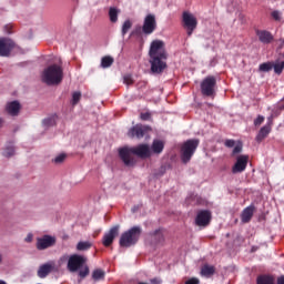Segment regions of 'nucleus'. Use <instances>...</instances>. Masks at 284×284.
<instances>
[{
  "label": "nucleus",
  "mask_w": 284,
  "mask_h": 284,
  "mask_svg": "<svg viewBox=\"0 0 284 284\" xmlns=\"http://www.w3.org/2000/svg\"><path fill=\"white\" fill-rule=\"evenodd\" d=\"M152 74H163L168 70V51L163 40H153L149 50Z\"/></svg>",
  "instance_id": "obj_1"
},
{
  "label": "nucleus",
  "mask_w": 284,
  "mask_h": 284,
  "mask_svg": "<svg viewBox=\"0 0 284 284\" xmlns=\"http://www.w3.org/2000/svg\"><path fill=\"white\" fill-rule=\"evenodd\" d=\"M132 154L139 159H150V156H152V149L145 143L132 148L124 146L120 149L119 156L126 168H134L136 165V160Z\"/></svg>",
  "instance_id": "obj_2"
},
{
  "label": "nucleus",
  "mask_w": 284,
  "mask_h": 284,
  "mask_svg": "<svg viewBox=\"0 0 284 284\" xmlns=\"http://www.w3.org/2000/svg\"><path fill=\"white\" fill-rule=\"evenodd\" d=\"M61 262L68 261L67 270H69L71 273L78 272L81 280L85 278L90 275V267L88 266V258L83 255L73 254L68 257V255H64L60 258Z\"/></svg>",
  "instance_id": "obj_3"
},
{
  "label": "nucleus",
  "mask_w": 284,
  "mask_h": 284,
  "mask_svg": "<svg viewBox=\"0 0 284 284\" xmlns=\"http://www.w3.org/2000/svg\"><path fill=\"white\" fill-rule=\"evenodd\" d=\"M63 81V68L59 64H51L42 72V82L47 85H59Z\"/></svg>",
  "instance_id": "obj_4"
},
{
  "label": "nucleus",
  "mask_w": 284,
  "mask_h": 284,
  "mask_svg": "<svg viewBox=\"0 0 284 284\" xmlns=\"http://www.w3.org/2000/svg\"><path fill=\"white\" fill-rule=\"evenodd\" d=\"M143 230L141 226H133L130 230L122 233L120 237V247H132V245H136L139 243V239H141V233Z\"/></svg>",
  "instance_id": "obj_5"
},
{
  "label": "nucleus",
  "mask_w": 284,
  "mask_h": 284,
  "mask_svg": "<svg viewBox=\"0 0 284 284\" xmlns=\"http://www.w3.org/2000/svg\"><path fill=\"white\" fill-rule=\"evenodd\" d=\"M200 141L197 139L186 140L180 149L181 161L182 163L186 164L192 161V156H194V152L199 148Z\"/></svg>",
  "instance_id": "obj_6"
},
{
  "label": "nucleus",
  "mask_w": 284,
  "mask_h": 284,
  "mask_svg": "<svg viewBox=\"0 0 284 284\" xmlns=\"http://www.w3.org/2000/svg\"><path fill=\"white\" fill-rule=\"evenodd\" d=\"M214 88H216V78L214 75H209L201 82V93L203 97H214Z\"/></svg>",
  "instance_id": "obj_7"
},
{
  "label": "nucleus",
  "mask_w": 284,
  "mask_h": 284,
  "mask_svg": "<svg viewBox=\"0 0 284 284\" xmlns=\"http://www.w3.org/2000/svg\"><path fill=\"white\" fill-rule=\"evenodd\" d=\"M182 21L184 24V28L186 29L187 37H192L195 28L199 26V21L196 20V17L194 14L184 11L182 14Z\"/></svg>",
  "instance_id": "obj_8"
},
{
  "label": "nucleus",
  "mask_w": 284,
  "mask_h": 284,
  "mask_svg": "<svg viewBox=\"0 0 284 284\" xmlns=\"http://www.w3.org/2000/svg\"><path fill=\"white\" fill-rule=\"evenodd\" d=\"M17 48L14 40L9 38H0V57H10V52Z\"/></svg>",
  "instance_id": "obj_9"
},
{
  "label": "nucleus",
  "mask_w": 284,
  "mask_h": 284,
  "mask_svg": "<svg viewBox=\"0 0 284 284\" xmlns=\"http://www.w3.org/2000/svg\"><path fill=\"white\" fill-rule=\"evenodd\" d=\"M156 30V17L152 13L148 14L144 18V22L142 26L143 34L150 36Z\"/></svg>",
  "instance_id": "obj_10"
},
{
  "label": "nucleus",
  "mask_w": 284,
  "mask_h": 284,
  "mask_svg": "<svg viewBox=\"0 0 284 284\" xmlns=\"http://www.w3.org/2000/svg\"><path fill=\"white\" fill-rule=\"evenodd\" d=\"M150 130L148 125L136 124L129 130L128 136H130V139H143Z\"/></svg>",
  "instance_id": "obj_11"
},
{
  "label": "nucleus",
  "mask_w": 284,
  "mask_h": 284,
  "mask_svg": "<svg viewBox=\"0 0 284 284\" xmlns=\"http://www.w3.org/2000/svg\"><path fill=\"white\" fill-rule=\"evenodd\" d=\"M51 272H59V266H57V262L54 261L42 264L38 270V276L39 278H45Z\"/></svg>",
  "instance_id": "obj_12"
},
{
  "label": "nucleus",
  "mask_w": 284,
  "mask_h": 284,
  "mask_svg": "<svg viewBox=\"0 0 284 284\" xmlns=\"http://www.w3.org/2000/svg\"><path fill=\"white\" fill-rule=\"evenodd\" d=\"M210 221H212V212L204 210L199 211L195 217V224L199 227H207L210 225Z\"/></svg>",
  "instance_id": "obj_13"
},
{
  "label": "nucleus",
  "mask_w": 284,
  "mask_h": 284,
  "mask_svg": "<svg viewBox=\"0 0 284 284\" xmlns=\"http://www.w3.org/2000/svg\"><path fill=\"white\" fill-rule=\"evenodd\" d=\"M119 230H120V226L115 225L111 227L108 233L104 234L102 239V245H104V247H110V245L114 243V239L119 236Z\"/></svg>",
  "instance_id": "obj_14"
},
{
  "label": "nucleus",
  "mask_w": 284,
  "mask_h": 284,
  "mask_svg": "<svg viewBox=\"0 0 284 284\" xmlns=\"http://www.w3.org/2000/svg\"><path fill=\"white\" fill-rule=\"evenodd\" d=\"M57 243V239L44 235L43 237L38 239L37 241V250H48V247H52Z\"/></svg>",
  "instance_id": "obj_15"
},
{
  "label": "nucleus",
  "mask_w": 284,
  "mask_h": 284,
  "mask_svg": "<svg viewBox=\"0 0 284 284\" xmlns=\"http://www.w3.org/2000/svg\"><path fill=\"white\" fill-rule=\"evenodd\" d=\"M256 37L258 38V41H261V43H264L265 45L272 43V41H274V36L272 34V32L267 31V30H256L255 31Z\"/></svg>",
  "instance_id": "obj_16"
},
{
  "label": "nucleus",
  "mask_w": 284,
  "mask_h": 284,
  "mask_svg": "<svg viewBox=\"0 0 284 284\" xmlns=\"http://www.w3.org/2000/svg\"><path fill=\"white\" fill-rule=\"evenodd\" d=\"M250 161V155H240L233 166V172H243L247 168V162Z\"/></svg>",
  "instance_id": "obj_17"
},
{
  "label": "nucleus",
  "mask_w": 284,
  "mask_h": 284,
  "mask_svg": "<svg viewBox=\"0 0 284 284\" xmlns=\"http://www.w3.org/2000/svg\"><path fill=\"white\" fill-rule=\"evenodd\" d=\"M6 111L10 116H19V112H21V104L19 101H12L7 103Z\"/></svg>",
  "instance_id": "obj_18"
},
{
  "label": "nucleus",
  "mask_w": 284,
  "mask_h": 284,
  "mask_svg": "<svg viewBox=\"0 0 284 284\" xmlns=\"http://www.w3.org/2000/svg\"><path fill=\"white\" fill-rule=\"evenodd\" d=\"M271 132H272V120H268V123L260 130L256 136L257 141H263V139H265L267 134H270Z\"/></svg>",
  "instance_id": "obj_19"
},
{
  "label": "nucleus",
  "mask_w": 284,
  "mask_h": 284,
  "mask_svg": "<svg viewBox=\"0 0 284 284\" xmlns=\"http://www.w3.org/2000/svg\"><path fill=\"white\" fill-rule=\"evenodd\" d=\"M253 216H254V207L253 206H247L242 212V215H241L242 223H250V221H252Z\"/></svg>",
  "instance_id": "obj_20"
},
{
  "label": "nucleus",
  "mask_w": 284,
  "mask_h": 284,
  "mask_svg": "<svg viewBox=\"0 0 284 284\" xmlns=\"http://www.w3.org/2000/svg\"><path fill=\"white\" fill-rule=\"evenodd\" d=\"M216 268L213 265L204 264L201 268V276L205 278H210V276H214Z\"/></svg>",
  "instance_id": "obj_21"
},
{
  "label": "nucleus",
  "mask_w": 284,
  "mask_h": 284,
  "mask_svg": "<svg viewBox=\"0 0 284 284\" xmlns=\"http://www.w3.org/2000/svg\"><path fill=\"white\" fill-rule=\"evenodd\" d=\"M164 148H165V144L163 143V141L154 140L151 145V152H153V154H161V152H163Z\"/></svg>",
  "instance_id": "obj_22"
},
{
  "label": "nucleus",
  "mask_w": 284,
  "mask_h": 284,
  "mask_svg": "<svg viewBox=\"0 0 284 284\" xmlns=\"http://www.w3.org/2000/svg\"><path fill=\"white\" fill-rule=\"evenodd\" d=\"M257 284H276L274 276L271 275H260L257 277Z\"/></svg>",
  "instance_id": "obj_23"
},
{
  "label": "nucleus",
  "mask_w": 284,
  "mask_h": 284,
  "mask_svg": "<svg viewBox=\"0 0 284 284\" xmlns=\"http://www.w3.org/2000/svg\"><path fill=\"white\" fill-rule=\"evenodd\" d=\"M186 202L190 203L191 205H202L203 200L199 195L191 194L190 196L186 197Z\"/></svg>",
  "instance_id": "obj_24"
},
{
  "label": "nucleus",
  "mask_w": 284,
  "mask_h": 284,
  "mask_svg": "<svg viewBox=\"0 0 284 284\" xmlns=\"http://www.w3.org/2000/svg\"><path fill=\"white\" fill-rule=\"evenodd\" d=\"M109 18L111 23H116L119 21V11L116 10V8L111 7L109 9Z\"/></svg>",
  "instance_id": "obj_25"
},
{
  "label": "nucleus",
  "mask_w": 284,
  "mask_h": 284,
  "mask_svg": "<svg viewBox=\"0 0 284 284\" xmlns=\"http://www.w3.org/2000/svg\"><path fill=\"white\" fill-rule=\"evenodd\" d=\"M93 281H103L105 278V272L101 268L93 271L92 273Z\"/></svg>",
  "instance_id": "obj_26"
},
{
  "label": "nucleus",
  "mask_w": 284,
  "mask_h": 284,
  "mask_svg": "<svg viewBox=\"0 0 284 284\" xmlns=\"http://www.w3.org/2000/svg\"><path fill=\"white\" fill-rule=\"evenodd\" d=\"M114 63V58L110 55H105L101 60L102 68H110Z\"/></svg>",
  "instance_id": "obj_27"
},
{
  "label": "nucleus",
  "mask_w": 284,
  "mask_h": 284,
  "mask_svg": "<svg viewBox=\"0 0 284 284\" xmlns=\"http://www.w3.org/2000/svg\"><path fill=\"white\" fill-rule=\"evenodd\" d=\"M90 247H92V243H90V242H79L77 244L78 252H85V251L90 250Z\"/></svg>",
  "instance_id": "obj_28"
},
{
  "label": "nucleus",
  "mask_w": 284,
  "mask_h": 284,
  "mask_svg": "<svg viewBox=\"0 0 284 284\" xmlns=\"http://www.w3.org/2000/svg\"><path fill=\"white\" fill-rule=\"evenodd\" d=\"M132 29V21L125 20L123 26H122V37H125L128 32Z\"/></svg>",
  "instance_id": "obj_29"
},
{
  "label": "nucleus",
  "mask_w": 284,
  "mask_h": 284,
  "mask_svg": "<svg viewBox=\"0 0 284 284\" xmlns=\"http://www.w3.org/2000/svg\"><path fill=\"white\" fill-rule=\"evenodd\" d=\"M2 155H3L6 159H11V156H14V146H12V145L7 146V148L3 150Z\"/></svg>",
  "instance_id": "obj_30"
},
{
  "label": "nucleus",
  "mask_w": 284,
  "mask_h": 284,
  "mask_svg": "<svg viewBox=\"0 0 284 284\" xmlns=\"http://www.w3.org/2000/svg\"><path fill=\"white\" fill-rule=\"evenodd\" d=\"M272 68H274L272 62H264V63L260 64L258 71L260 72H270L272 70Z\"/></svg>",
  "instance_id": "obj_31"
},
{
  "label": "nucleus",
  "mask_w": 284,
  "mask_h": 284,
  "mask_svg": "<svg viewBox=\"0 0 284 284\" xmlns=\"http://www.w3.org/2000/svg\"><path fill=\"white\" fill-rule=\"evenodd\" d=\"M273 70L275 72V74H283L284 61L276 62L275 64H273Z\"/></svg>",
  "instance_id": "obj_32"
},
{
  "label": "nucleus",
  "mask_w": 284,
  "mask_h": 284,
  "mask_svg": "<svg viewBox=\"0 0 284 284\" xmlns=\"http://www.w3.org/2000/svg\"><path fill=\"white\" fill-rule=\"evenodd\" d=\"M80 101H81V92L80 91L73 92L72 93L71 104L72 105H77Z\"/></svg>",
  "instance_id": "obj_33"
},
{
  "label": "nucleus",
  "mask_w": 284,
  "mask_h": 284,
  "mask_svg": "<svg viewBox=\"0 0 284 284\" xmlns=\"http://www.w3.org/2000/svg\"><path fill=\"white\" fill-rule=\"evenodd\" d=\"M123 83H125V85H133L134 79L132 78V74H125L123 77Z\"/></svg>",
  "instance_id": "obj_34"
},
{
  "label": "nucleus",
  "mask_w": 284,
  "mask_h": 284,
  "mask_svg": "<svg viewBox=\"0 0 284 284\" xmlns=\"http://www.w3.org/2000/svg\"><path fill=\"white\" fill-rule=\"evenodd\" d=\"M241 152H243V144L237 143L232 151V156H236V154H241Z\"/></svg>",
  "instance_id": "obj_35"
},
{
  "label": "nucleus",
  "mask_w": 284,
  "mask_h": 284,
  "mask_svg": "<svg viewBox=\"0 0 284 284\" xmlns=\"http://www.w3.org/2000/svg\"><path fill=\"white\" fill-rule=\"evenodd\" d=\"M68 155H65V153H61L59 155L55 156V159L53 160V163H55L57 165L63 163V161H65V158Z\"/></svg>",
  "instance_id": "obj_36"
},
{
  "label": "nucleus",
  "mask_w": 284,
  "mask_h": 284,
  "mask_svg": "<svg viewBox=\"0 0 284 284\" xmlns=\"http://www.w3.org/2000/svg\"><path fill=\"white\" fill-rule=\"evenodd\" d=\"M43 125H45L47 128H50L54 125V120L52 118H47L43 120Z\"/></svg>",
  "instance_id": "obj_37"
},
{
  "label": "nucleus",
  "mask_w": 284,
  "mask_h": 284,
  "mask_svg": "<svg viewBox=\"0 0 284 284\" xmlns=\"http://www.w3.org/2000/svg\"><path fill=\"white\" fill-rule=\"evenodd\" d=\"M151 118H152V114L150 112H145V113L140 114V119L142 121H150Z\"/></svg>",
  "instance_id": "obj_38"
},
{
  "label": "nucleus",
  "mask_w": 284,
  "mask_h": 284,
  "mask_svg": "<svg viewBox=\"0 0 284 284\" xmlns=\"http://www.w3.org/2000/svg\"><path fill=\"white\" fill-rule=\"evenodd\" d=\"M138 90H145L148 88V81H140L136 83Z\"/></svg>",
  "instance_id": "obj_39"
},
{
  "label": "nucleus",
  "mask_w": 284,
  "mask_h": 284,
  "mask_svg": "<svg viewBox=\"0 0 284 284\" xmlns=\"http://www.w3.org/2000/svg\"><path fill=\"white\" fill-rule=\"evenodd\" d=\"M263 121H265V116L258 115V116L254 120V125H261V124L263 123Z\"/></svg>",
  "instance_id": "obj_40"
},
{
  "label": "nucleus",
  "mask_w": 284,
  "mask_h": 284,
  "mask_svg": "<svg viewBox=\"0 0 284 284\" xmlns=\"http://www.w3.org/2000/svg\"><path fill=\"white\" fill-rule=\"evenodd\" d=\"M224 145H225V148H234V145H236V141L225 140Z\"/></svg>",
  "instance_id": "obj_41"
},
{
  "label": "nucleus",
  "mask_w": 284,
  "mask_h": 284,
  "mask_svg": "<svg viewBox=\"0 0 284 284\" xmlns=\"http://www.w3.org/2000/svg\"><path fill=\"white\" fill-rule=\"evenodd\" d=\"M272 18L274 19V21H281V12L278 11H273L271 13Z\"/></svg>",
  "instance_id": "obj_42"
},
{
  "label": "nucleus",
  "mask_w": 284,
  "mask_h": 284,
  "mask_svg": "<svg viewBox=\"0 0 284 284\" xmlns=\"http://www.w3.org/2000/svg\"><path fill=\"white\" fill-rule=\"evenodd\" d=\"M153 236L158 239L159 242L163 241V233L161 231H155Z\"/></svg>",
  "instance_id": "obj_43"
},
{
  "label": "nucleus",
  "mask_w": 284,
  "mask_h": 284,
  "mask_svg": "<svg viewBox=\"0 0 284 284\" xmlns=\"http://www.w3.org/2000/svg\"><path fill=\"white\" fill-rule=\"evenodd\" d=\"M4 32L7 34H12V24L4 26Z\"/></svg>",
  "instance_id": "obj_44"
},
{
  "label": "nucleus",
  "mask_w": 284,
  "mask_h": 284,
  "mask_svg": "<svg viewBox=\"0 0 284 284\" xmlns=\"http://www.w3.org/2000/svg\"><path fill=\"white\" fill-rule=\"evenodd\" d=\"M199 283H200V281L196 277L190 278L185 282V284H199Z\"/></svg>",
  "instance_id": "obj_45"
},
{
  "label": "nucleus",
  "mask_w": 284,
  "mask_h": 284,
  "mask_svg": "<svg viewBox=\"0 0 284 284\" xmlns=\"http://www.w3.org/2000/svg\"><path fill=\"white\" fill-rule=\"evenodd\" d=\"M34 239V235L32 233H29L27 237L24 239L26 243H32V240Z\"/></svg>",
  "instance_id": "obj_46"
},
{
  "label": "nucleus",
  "mask_w": 284,
  "mask_h": 284,
  "mask_svg": "<svg viewBox=\"0 0 284 284\" xmlns=\"http://www.w3.org/2000/svg\"><path fill=\"white\" fill-rule=\"evenodd\" d=\"M150 283H151V284H161L162 281H161V278H159V277H154V278H151V280H150Z\"/></svg>",
  "instance_id": "obj_47"
},
{
  "label": "nucleus",
  "mask_w": 284,
  "mask_h": 284,
  "mask_svg": "<svg viewBox=\"0 0 284 284\" xmlns=\"http://www.w3.org/2000/svg\"><path fill=\"white\" fill-rule=\"evenodd\" d=\"M165 172V166H161L158 176H163V173Z\"/></svg>",
  "instance_id": "obj_48"
},
{
  "label": "nucleus",
  "mask_w": 284,
  "mask_h": 284,
  "mask_svg": "<svg viewBox=\"0 0 284 284\" xmlns=\"http://www.w3.org/2000/svg\"><path fill=\"white\" fill-rule=\"evenodd\" d=\"M277 284H284V275L277 278Z\"/></svg>",
  "instance_id": "obj_49"
},
{
  "label": "nucleus",
  "mask_w": 284,
  "mask_h": 284,
  "mask_svg": "<svg viewBox=\"0 0 284 284\" xmlns=\"http://www.w3.org/2000/svg\"><path fill=\"white\" fill-rule=\"evenodd\" d=\"M280 48H284V39H280Z\"/></svg>",
  "instance_id": "obj_50"
},
{
  "label": "nucleus",
  "mask_w": 284,
  "mask_h": 284,
  "mask_svg": "<svg viewBox=\"0 0 284 284\" xmlns=\"http://www.w3.org/2000/svg\"><path fill=\"white\" fill-rule=\"evenodd\" d=\"M3 263V254L0 253V265Z\"/></svg>",
  "instance_id": "obj_51"
},
{
  "label": "nucleus",
  "mask_w": 284,
  "mask_h": 284,
  "mask_svg": "<svg viewBox=\"0 0 284 284\" xmlns=\"http://www.w3.org/2000/svg\"><path fill=\"white\" fill-rule=\"evenodd\" d=\"M2 126H3V119L0 118V128H2Z\"/></svg>",
  "instance_id": "obj_52"
},
{
  "label": "nucleus",
  "mask_w": 284,
  "mask_h": 284,
  "mask_svg": "<svg viewBox=\"0 0 284 284\" xmlns=\"http://www.w3.org/2000/svg\"><path fill=\"white\" fill-rule=\"evenodd\" d=\"M0 284H8V283H6V281L3 280H0Z\"/></svg>",
  "instance_id": "obj_53"
},
{
  "label": "nucleus",
  "mask_w": 284,
  "mask_h": 284,
  "mask_svg": "<svg viewBox=\"0 0 284 284\" xmlns=\"http://www.w3.org/2000/svg\"><path fill=\"white\" fill-rule=\"evenodd\" d=\"M132 34H136V32L132 31L131 36H132Z\"/></svg>",
  "instance_id": "obj_54"
},
{
  "label": "nucleus",
  "mask_w": 284,
  "mask_h": 284,
  "mask_svg": "<svg viewBox=\"0 0 284 284\" xmlns=\"http://www.w3.org/2000/svg\"><path fill=\"white\" fill-rule=\"evenodd\" d=\"M281 57H283V59H284V53H282Z\"/></svg>",
  "instance_id": "obj_55"
}]
</instances>
